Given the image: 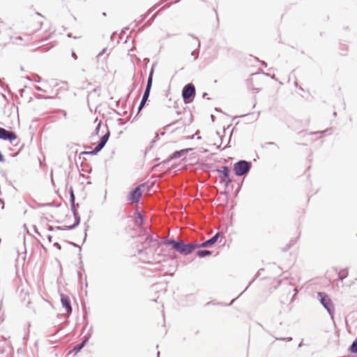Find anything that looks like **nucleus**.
Returning a JSON list of instances; mask_svg holds the SVG:
<instances>
[{
    "mask_svg": "<svg viewBox=\"0 0 357 357\" xmlns=\"http://www.w3.org/2000/svg\"><path fill=\"white\" fill-rule=\"evenodd\" d=\"M47 238L50 243L52 241V235H47Z\"/></svg>",
    "mask_w": 357,
    "mask_h": 357,
    "instance_id": "obj_55",
    "label": "nucleus"
},
{
    "mask_svg": "<svg viewBox=\"0 0 357 357\" xmlns=\"http://www.w3.org/2000/svg\"><path fill=\"white\" fill-rule=\"evenodd\" d=\"M61 113L63 114L64 117H66L67 112L65 110H61Z\"/></svg>",
    "mask_w": 357,
    "mask_h": 357,
    "instance_id": "obj_62",
    "label": "nucleus"
},
{
    "mask_svg": "<svg viewBox=\"0 0 357 357\" xmlns=\"http://www.w3.org/2000/svg\"><path fill=\"white\" fill-rule=\"evenodd\" d=\"M260 63H261V66H263L264 67H265V68L267 67V63L265 61H260Z\"/></svg>",
    "mask_w": 357,
    "mask_h": 357,
    "instance_id": "obj_59",
    "label": "nucleus"
},
{
    "mask_svg": "<svg viewBox=\"0 0 357 357\" xmlns=\"http://www.w3.org/2000/svg\"><path fill=\"white\" fill-rule=\"evenodd\" d=\"M1 175H2V176H3V177H4L5 178H6V172H4L3 171H1Z\"/></svg>",
    "mask_w": 357,
    "mask_h": 357,
    "instance_id": "obj_64",
    "label": "nucleus"
},
{
    "mask_svg": "<svg viewBox=\"0 0 357 357\" xmlns=\"http://www.w3.org/2000/svg\"><path fill=\"white\" fill-rule=\"evenodd\" d=\"M276 340H286L287 342H291L293 339L291 337H275Z\"/></svg>",
    "mask_w": 357,
    "mask_h": 357,
    "instance_id": "obj_40",
    "label": "nucleus"
},
{
    "mask_svg": "<svg viewBox=\"0 0 357 357\" xmlns=\"http://www.w3.org/2000/svg\"><path fill=\"white\" fill-rule=\"evenodd\" d=\"M261 271H264V268H261L260 270H259L257 274L255 276V278H253V280L249 283L248 286L245 288V290L248 289V287L251 284V283L259 275V272Z\"/></svg>",
    "mask_w": 357,
    "mask_h": 357,
    "instance_id": "obj_43",
    "label": "nucleus"
},
{
    "mask_svg": "<svg viewBox=\"0 0 357 357\" xmlns=\"http://www.w3.org/2000/svg\"><path fill=\"white\" fill-rule=\"evenodd\" d=\"M36 77L35 79H32L33 81H34L35 82H40L41 81V77L38 75H34ZM28 80H31L29 77H26Z\"/></svg>",
    "mask_w": 357,
    "mask_h": 357,
    "instance_id": "obj_35",
    "label": "nucleus"
},
{
    "mask_svg": "<svg viewBox=\"0 0 357 357\" xmlns=\"http://www.w3.org/2000/svg\"><path fill=\"white\" fill-rule=\"evenodd\" d=\"M163 244L171 245L173 250L184 256L190 255L197 248V243H185L183 241L169 238H165L163 240Z\"/></svg>",
    "mask_w": 357,
    "mask_h": 357,
    "instance_id": "obj_1",
    "label": "nucleus"
},
{
    "mask_svg": "<svg viewBox=\"0 0 357 357\" xmlns=\"http://www.w3.org/2000/svg\"><path fill=\"white\" fill-rule=\"evenodd\" d=\"M47 230L50 231H54V227L48 225H47Z\"/></svg>",
    "mask_w": 357,
    "mask_h": 357,
    "instance_id": "obj_51",
    "label": "nucleus"
},
{
    "mask_svg": "<svg viewBox=\"0 0 357 357\" xmlns=\"http://www.w3.org/2000/svg\"><path fill=\"white\" fill-rule=\"evenodd\" d=\"M251 89H252V91H255L256 93H258V92H259V91H260V89H258V88H255V87H254V86H252V88H251Z\"/></svg>",
    "mask_w": 357,
    "mask_h": 357,
    "instance_id": "obj_56",
    "label": "nucleus"
},
{
    "mask_svg": "<svg viewBox=\"0 0 357 357\" xmlns=\"http://www.w3.org/2000/svg\"><path fill=\"white\" fill-rule=\"evenodd\" d=\"M60 297L62 307L65 309L67 314H70L73 312V307L70 297L63 293L60 294Z\"/></svg>",
    "mask_w": 357,
    "mask_h": 357,
    "instance_id": "obj_10",
    "label": "nucleus"
},
{
    "mask_svg": "<svg viewBox=\"0 0 357 357\" xmlns=\"http://www.w3.org/2000/svg\"><path fill=\"white\" fill-rule=\"evenodd\" d=\"M68 244L73 245V247L75 248H79V252H81L82 250V247L79 246V245H77V243H74V242H72V241H66Z\"/></svg>",
    "mask_w": 357,
    "mask_h": 357,
    "instance_id": "obj_38",
    "label": "nucleus"
},
{
    "mask_svg": "<svg viewBox=\"0 0 357 357\" xmlns=\"http://www.w3.org/2000/svg\"><path fill=\"white\" fill-rule=\"evenodd\" d=\"M105 146L100 143L98 142V144L94 147L96 150L99 153Z\"/></svg>",
    "mask_w": 357,
    "mask_h": 357,
    "instance_id": "obj_33",
    "label": "nucleus"
},
{
    "mask_svg": "<svg viewBox=\"0 0 357 357\" xmlns=\"http://www.w3.org/2000/svg\"><path fill=\"white\" fill-rule=\"evenodd\" d=\"M299 238V236L296 238H292L290 240V241L288 243L292 247L297 241V239Z\"/></svg>",
    "mask_w": 357,
    "mask_h": 357,
    "instance_id": "obj_41",
    "label": "nucleus"
},
{
    "mask_svg": "<svg viewBox=\"0 0 357 357\" xmlns=\"http://www.w3.org/2000/svg\"><path fill=\"white\" fill-rule=\"evenodd\" d=\"M181 95L183 102L185 104L191 103L194 100L196 95L195 85L192 83L185 84L182 89Z\"/></svg>",
    "mask_w": 357,
    "mask_h": 357,
    "instance_id": "obj_5",
    "label": "nucleus"
},
{
    "mask_svg": "<svg viewBox=\"0 0 357 357\" xmlns=\"http://www.w3.org/2000/svg\"><path fill=\"white\" fill-rule=\"evenodd\" d=\"M294 291L295 293H294V296H292L291 301H293L295 299V297H296V294H298V291L296 289H294Z\"/></svg>",
    "mask_w": 357,
    "mask_h": 357,
    "instance_id": "obj_52",
    "label": "nucleus"
},
{
    "mask_svg": "<svg viewBox=\"0 0 357 357\" xmlns=\"http://www.w3.org/2000/svg\"><path fill=\"white\" fill-rule=\"evenodd\" d=\"M70 204L73 215H75V213L78 214L79 204H76L75 200H71L70 201Z\"/></svg>",
    "mask_w": 357,
    "mask_h": 357,
    "instance_id": "obj_20",
    "label": "nucleus"
},
{
    "mask_svg": "<svg viewBox=\"0 0 357 357\" xmlns=\"http://www.w3.org/2000/svg\"><path fill=\"white\" fill-rule=\"evenodd\" d=\"M212 255V251L208 250H199L196 252V255L200 258L209 257Z\"/></svg>",
    "mask_w": 357,
    "mask_h": 357,
    "instance_id": "obj_16",
    "label": "nucleus"
},
{
    "mask_svg": "<svg viewBox=\"0 0 357 357\" xmlns=\"http://www.w3.org/2000/svg\"><path fill=\"white\" fill-rule=\"evenodd\" d=\"M252 167V162L245 160H240L235 162L233 166L234 174L237 176L246 175Z\"/></svg>",
    "mask_w": 357,
    "mask_h": 357,
    "instance_id": "obj_4",
    "label": "nucleus"
},
{
    "mask_svg": "<svg viewBox=\"0 0 357 357\" xmlns=\"http://www.w3.org/2000/svg\"><path fill=\"white\" fill-rule=\"evenodd\" d=\"M101 121H99V123L97 124L96 128H95V130H94V134L96 135H99V132H100V127H101Z\"/></svg>",
    "mask_w": 357,
    "mask_h": 357,
    "instance_id": "obj_30",
    "label": "nucleus"
},
{
    "mask_svg": "<svg viewBox=\"0 0 357 357\" xmlns=\"http://www.w3.org/2000/svg\"><path fill=\"white\" fill-rule=\"evenodd\" d=\"M156 66V63H153L152 64V66L150 69V72L149 74V77L146 82V85L145 87V90L144 91L142 98L141 99V101L139 102V105L137 108V112L136 116H135L134 119L137 117V116L139 114L140 111L144 107L147 100H149V97L150 96L151 89L152 87V83H153V73H154V68Z\"/></svg>",
    "mask_w": 357,
    "mask_h": 357,
    "instance_id": "obj_2",
    "label": "nucleus"
},
{
    "mask_svg": "<svg viewBox=\"0 0 357 357\" xmlns=\"http://www.w3.org/2000/svg\"><path fill=\"white\" fill-rule=\"evenodd\" d=\"M178 121V120H176V121H173L172 123H169V124H168V125H167V126H164V127L162 128V130H165L169 129V128L172 127L174 124L176 123Z\"/></svg>",
    "mask_w": 357,
    "mask_h": 357,
    "instance_id": "obj_34",
    "label": "nucleus"
},
{
    "mask_svg": "<svg viewBox=\"0 0 357 357\" xmlns=\"http://www.w3.org/2000/svg\"><path fill=\"white\" fill-rule=\"evenodd\" d=\"M73 217H74V222L72 225V227H73V229H75L76 227H77L79 224H80V221H81V218H80V215L79 214H75L73 215Z\"/></svg>",
    "mask_w": 357,
    "mask_h": 357,
    "instance_id": "obj_22",
    "label": "nucleus"
},
{
    "mask_svg": "<svg viewBox=\"0 0 357 357\" xmlns=\"http://www.w3.org/2000/svg\"><path fill=\"white\" fill-rule=\"evenodd\" d=\"M158 132L159 133V136H160V135H161V136H164V135H165V131L164 130H162V129H161V130H158Z\"/></svg>",
    "mask_w": 357,
    "mask_h": 357,
    "instance_id": "obj_53",
    "label": "nucleus"
},
{
    "mask_svg": "<svg viewBox=\"0 0 357 357\" xmlns=\"http://www.w3.org/2000/svg\"><path fill=\"white\" fill-rule=\"evenodd\" d=\"M110 137V131L108 129V128L107 127V132L105 135H103L100 138V140H99V143H100L101 144H102L104 146L106 145L107 141L109 140V138Z\"/></svg>",
    "mask_w": 357,
    "mask_h": 357,
    "instance_id": "obj_18",
    "label": "nucleus"
},
{
    "mask_svg": "<svg viewBox=\"0 0 357 357\" xmlns=\"http://www.w3.org/2000/svg\"><path fill=\"white\" fill-rule=\"evenodd\" d=\"M38 206L39 207H43V206H54L53 202H48V203H45V204H38Z\"/></svg>",
    "mask_w": 357,
    "mask_h": 357,
    "instance_id": "obj_39",
    "label": "nucleus"
},
{
    "mask_svg": "<svg viewBox=\"0 0 357 357\" xmlns=\"http://www.w3.org/2000/svg\"><path fill=\"white\" fill-rule=\"evenodd\" d=\"M33 229L35 233H36L38 235L40 236V232L38 230V228L36 225H33Z\"/></svg>",
    "mask_w": 357,
    "mask_h": 357,
    "instance_id": "obj_49",
    "label": "nucleus"
},
{
    "mask_svg": "<svg viewBox=\"0 0 357 357\" xmlns=\"http://www.w3.org/2000/svg\"><path fill=\"white\" fill-rule=\"evenodd\" d=\"M291 248V245L287 243L283 248L282 252H287Z\"/></svg>",
    "mask_w": 357,
    "mask_h": 357,
    "instance_id": "obj_45",
    "label": "nucleus"
},
{
    "mask_svg": "<svg viewBox=\"0 0 357 357\" xmlns=\"http://www.w3.org/2000/svg\"><path fill=\"white\" fill-rule=\"evenodd\" d=\"M188 35L191 37H192L193 38H195L197 40V43L199 41V38L197 37H196L195 36H194L193 34L192 33H188Z\"/></svg>",
    "mask_w": 357,
    "mask_h": 357,
    "instance_id": "obj_58",
    "label": "nucleus"
},
{
    "mask_svg": "<svg viewBox=\"0 0 357 357\" xmlns=\"http://www.w3.org/2000/svg\"><path fill=\"white\" fill-rule=\"evenodd\" d=\"M34 89L38 91H45L44 89H43L40 86H34Z\"/></svg>",
    "mask_w": 357,
    "mask_h": 357,
    "instance_id": "obj_48",
    "label": "nucleus"
},
{
    "mask_svg": "<svg viewBox=\"0 0 357 357\" xmlns=\"http://www.w3.org/2000/svg\"><path fill=\"white\" fill-rule=\"evenodd\" d=\"M199 48H200V41H199L198 43H197V49L193 50L191 52V56H192L194 57L195 60L197 59L198 57H199Z\"/></svg>",
    "mask_w": 357,
    "mask_h": 357,
    "instance_id": "obj_25",
    "label": "nucleus"
},
{
    "mask_svg": "<svg viewBox=\"0 0 357 357\" xmlns=\"http://www.w3.org/2000/svg\"><path fill=\"white\" fill-rule=\"evenodd\" d=\"M154 241L155 240L152 236L147 235L145 237L144 242L142 243V248H147V247L150 245V243H151Z\"/></svg>",
    "mask_w": 357,
    "mask_h": 357,
    "instance_id": "obj_19",
    "label": "nucleus"
},
{
    "mask_svg": "<svg viewBox=\"0 0 357 357\" xmlns=\"http://www.w3.org/2000/svg\"><path fill=\"white\" fill-rule=\"evenodd\" d=\"M75 144H68L67 145V147L70 149V150H72V153H75V156L77 155V149L75 150L74 151V147H75Z\"/></svg>",
    "mask_w": 357,
    "mask_h": 357,
    "instance_id": "obj_29",
    "label": "nucleus"
},
{
    "mask_svg": "<svg viewBox=\"0 0 357 357\" xmlns=\"http://www.w3.org/2000/svg\"><path fill=\"white\" fill-rule=\"evenodd\" d=\"M98 153V152L96 150V149H93L90 151H82L79 153V158L81 159L82 155H96Z\"/></svg>",
    "mask_w": 357,
    "mask_h": 357,
    "instance_id": "obj_24",
    "label": "nucleus"
},
{
    "mask_svg": "<svg viewBox=\"0 0 357 357\" xmlns=\"http://www.w3.org/2000/svg\"><path fill=\"white\" fill-rule=\"evenodd\" d=\"M13 351L10 342L4 337H0V354H9Z\"/></svg>",
    "mask_w": 357,
    "mask_h": 357,
    "instance_id": "obj_9",
    "label": "nucleus"
},
{
    "mask_svg": "<svg viewBox=\"0 0 357 357\" xmlns=\"http://www.w3.org/2000/svg\"><path fill=\"white\" fill-rule=\"evenodd\" d=\"M171 5H172V3H169V4L165 5V6H163L162 8H161L159 10V11H158L156 14H155L154 15H153L151 18H150L149 20H147V21L145 22V24H144V26H145V27H149V26H151V24L153 22V21H154V20H155V17H156V15H157V14H158L160 11L164 10H165L166 8H169Z\"/></svg>",
    "mask_w": 357,
    "mask_h": 357,
    "instance_id": "obj_15",
    "label": "nucleus"
},
{
    "mask_svg": "<svg viewBox=\"0 0 357 357\" xmlns=\"http://www.w3.org/2000/svg\"><path fill=\"white\" fill-rule=\"evenodd\" d=\"M83 319H84V327L86 328L89 324L88 318H87V312H84Z\"/></svg>",
    "mask_w": 357,
    "mask_h": 357,
    "instance_id": "obj_37",
    "label": "nucleus"
},
{
    "mask_svg": "<svg viewBox=\"0 0 357 357\" xmlns=\"http://www.w3.org/2000/svg\"><path fill=\"white\" fill-rule=\"evenodd\" d=\"M100 91V88L99 87H97V88H95L93 89V91H91V93H97L98 91Z\"/></svg>",
    "mask_w": 357,
    "mask_h": 357,
    "instance_id": "obj_60",
    "label": "nucleus"
},
{
    "mask_svg": "<svg viewBox=\"0 0 357 357\" xmlns=\"http://www.w3.org/2000/svg\"><path fill=\"white\" fill-rule=\"evenodd\" d=\"M157 7H158V5H155L153 8H152L149 9V10H148V12H147L146 14H144V15H142V21H144L146 18H147V17H148V16H149V15H150V14L153 11V10H155Z\"/></svg>",
    "mask_w": 357,
    "mask_h": 357,
    "instance_id": "obj_27",
    "label": "nucleus"
},
{
    "mask_svg": "<svg viewBox=\"0 0 357 357\" xmlns=\"http://www.w3.org/2000/svg\"><path fill=\"white\" fill-rule=\"evenodd\" d=\"M84 227H85V228H84V238L83 239V243L85 242V241L86 239V236H87V233L86 232H87V231H88V229L89 228V226L87 224V222H84Z\"/></svg>",
    "mask_w": 357,
    "mask_h": 357,
    "instance_id": "obj_31",
    "label": "nucleus"
},
{
    "mask_svg": "<svg viewBox=\"0 0 357 357\" xmlns=\"http://www.w3.org/2000/svg\"><path fill=\"white\" fill-rule=\"evenodd\" d=\"M135 219L134 220V225L138 228H142L145 224L146 218L139 211H136L134 213Z\"/></svg>",
    "mask_w": 357,
    "mask_h": 357,
    "instance_id": "obj_13",
    "label": "nucleus"
},
{
    "mask_svg": "<svg viewBox=\"0 0 357 357\" xmlns=\"http://www.w3.org/2000/svg\"><path fill=\"white\" fill-rule=\"evenodd\" d=\"M90 337H91V335H89V334H86V335H84L80 342H79L73 346V349L69 352V354H78L86 344Z\"/></svg>",
    "mask_w": 357,
    "mask_h": 357,
    "instance_id": "obj_11",
    "label": "nucleus"
},
{
    "mask_svg": "<svg viewBox=\"0 0 357 357\" xmlns=\"http://www.w3.org/2000/svg\"><path fill=\"white\" fill-rule=\"evenodd\" d=\"M318 298L320 303L326 309L327 312L329 314L331 318L333 320L335 314L334 304L329 297V296L324 291H319L317 293Z\"/></svg>",
    "mask_w": 357,
    "mask_h": 357,
    "instance_id": "obj_3",
    "label": "nucleus"
},
{
    "mask_svg": "<svg viewBox=\"0 0 357 357\" xmlns=\"http://www.w3.org/2000/svg\"><path fill=\"white\" fill-rule=\"evenodd\" d=\"M160 136L158 132H155L154 139L151 142V144L149 147L146 149V153L151 151V149L153 147L154 144L156 143L158 140H159Z\"/></svg>",
    "mask_w": 357,
    "mask_h": 357,
    "instance_id": "obj_21",
    "label": "nucleus"
},
{
    "mask_svg": "<svg viewBox=\"0 0 357 357\" xmlns=\"http://www.w3.org/2000/svg\"><path fill=\"white\" fill-rule=\"evenodd\" d=\"M72 57H73L75 60H77V56L76 53H75L74 51H72Z\"/></svg>",
    "mask_w": 357,
    "mask_h": 357,
    "instance_id": "obj_54",
    "label": "nucleus"
},
{
    "mask_svg": "<svg viewBox=\"0 0 357 357\" xmlns=\"http://www.w3.org/2000/svg\"><path fill=\"white\" fill-rule=\"evenodd\" d=\"M77 278H78V280L79 282H82V273L81 272V271H77Z\"/></svg>",
    "mask_w": 357,
    "mask_h": 357,
    "instance_id": "obj_46",
    "label": "nucleus"
},
{
    "mask_svg": "<svg viewBox=\"0 0 357 357\" xmlns=\"http://www.w3.org/2000/svg\"><path fill=\"white\" fill-rule=\"evenodd\" d=\"M215 172L220 174L219 176L220 182L224 183L225 188H227L232 181L230 177V168L227 165H224L222 166L220 169H216Z\"/></svg>",
    "mask_w": 357,
    "mask_h": 357,
    "instance_id": "obj_7",
    "label": "nucleus"
},
{
    "mask_svg": "<svg viewBox=\"0 0 357 357\" xmlns=\"http://www.w3.org/2000/svg\"><path fill=\"white\" fill-rule=\"evenodd\" d=\"M193 149L192 148H188L175 151L170 155V159L176 160L180 158L181 157L185 155V154H188Z\"/></svg>",
    "mask_w": 357,
    "mask_h": 357,
    "instance_id": "obj_14",
    "label": "nucleus"
},
{
    "mask_svg": "<svg viewBox=\"0 0 357 357\" xmlns=\"http://www.w3.org/2000/svg\"><path fill=\"white\" fill-rule=\"evenodd\" d=\"M348 268H342L337 273V280L342 281L344 279L347 278L348 276Z\"/></svg>",
    "mask_w": 357,
    "mask_h": 357,
    "instance_id": "obj_17",
    "label": "nucleus"
},
{
    "mask_svg": "<svg viewBox=\"0 0 357 357\" xmlns=\"http://www.w3.org/2000/svg\"><path fill=\"white\" fill-rule=\"evenodd\" d=\"M173 159H170V155L165 160H164L163 161L156 164L155 165V167H163L164 165H165L166 164H167L168 162H169L171 160H172Z\"/></svg>",
    "mask_w": 357,
    "mask_h": 357,
    "instance_id": "obj_26",
    "label": "nucleus"
},
{
    "mask_svg": "<svg viewBox=\"0 0 357 357\" xmlns=\"http://www.w3.org/2000/svg\"><path fill=\"white\" fill-rule=\"evenodd\" d=\"M107 52V48H103L102 51L97 55V58L99 59Z\"/></svg>",
    "mask_w": 357,
    "mask_h": 357,
    "instance_id": "obj_44",
    "label": "nucleus"
},
{
    "mask_svg": "<svg viewBox=\"0 0 357 357\" xmlns=\"http://www.w3.org/2000/svg\"><path fill=\"white\" fill-rule=\"evenodd\" d=\"M261 73L264 74L266 76L270 77L273 79H277L276 77H275V75L274 74L271 75L269 73H264V71H262Z\"/></svg>",
    "mask_w": 357,
    "mask_h": 357,
    "instance_id": "obj_42",
    "label": "nucleus"
},
{
    "mask_svg": "<svg viewBox=\"0 0 357 357\" xmlns=\"http://www.w3.org/2000/svg\"><path fill=\"white\" fill-rule=\"evenodd\" d=\"M220 238V233L218 232L215 235H213L211 238L209 239L204 241L202 243H197V248H211L212 247L218 240Z\"/></svg>",
    "mask_w": 357,
    "mask_h": 357,
    "instance_id": "obj_12",
    "label": "nucleus"
},
{
    "mask_svg": "<svg viewBox=\"0 0 357 357\" xmlns=\"http://www.w3.org/2000/svg\"><path fill=\"white\" fill-rule=\"evenodd\" d=\"M145 185V183L140 184L131 190L128 195L127 200L132 204H138L142 195V188Z\"/></svg>",
    "mask_w": 357,
    "mask_h": 357,
    "instance_id": "obj_6",
    "label": "nucleus"
},
{
    "mask_svg": "<svg viewBox=\"0 0 357 357\" xmlns=\"http://www.w3.org/2000/svg\"><path fill=\"white\" fill-rule=\"evenodd\" d=\"M0 162H5L4 155L2 154L1 151H0Z\"/></svg>",
    "mask_w": 357,
    "mask_h": 357,
    "instance_id": "obj_50",
    "label": "nucleus"
},
{
    "mask_svg": "<svg viewBox=\"0 0 357 357\" xmlns=\"http://www.w3.org/2000/svg\"><path fill=\"white\" fill-rule=\"evenodd\" d=\"M35 97L37 99H51V98H53V97H52V96H43V95H40V94H36L35 96Z\"/></svg>",
    "mask_w": 357,
    "mask_h": 357,
    "instance_id": "obj_32",
    "label": "nucleus"
},
{
    "mask_svg": "<svg viewBox=\"0 0 357 357\" xmlns=\"http://www.w3.org/2000/svg\"><path fill=\"white\" fill-rule=\"evenodd\" d=\"M53 246H54L55 248H56V249H58V250H61V245H60L59 243H57V242L54 243L53 244Z\"/></svg>",
    "mask_w": 357,
    "mask_h": 357,
    "instance_id": "obj_47",
    "label": "nucleus"
},
{
    "mask_svg": "<svg viewBox=\"0 0 357 357\" xmlns=\"http://www.w3.org/2000/svg\"><path fill=\"white\" fill-rule=\"evenodd\" d=\"M79 268H80V269H82V270H83V269H84V265H83V262H82V261H79Z\"/></svg>",
    "mask_w": 357,
    "mask_h": 357,
    "instance_id": "obj_57",
    "label": "nucleus"
},
{
    "mask_svg": "<svg viewBox=\"0 0 357 357\" xmlns=\"http://www.w3.org/2000/svg\"><path fill=\"white\" fill-rule=\"evenodd\" d=\"M68 192L70 195V200L69 201L75 200V196L74 194V190H73V186H70V188L68 189Z\"/></svg>",
    "mask_w": 357,
    "mask_h": 357,
    "instance_id": "obj_28",
    "label": "nucleus"
},
{
    "mask_svg": "<svg viewBox=\"0 0 357 357\" xmlns=\"http://www.w3.org/2000/svg\"><path fill=\"white\" fill-rule=\"evenodd\" d=\"M61 227L62 231L74 229L71 225H64V226H61Z\"/></svg>",
    "mask_w": 357,
    "mask_h": 357,
    "instance_id": "obj_36",
    "label": "nucleus"
},
{
    "mask_svg": "<svg viewBox=\"0 0 357 357\" xmlns=\"http://www.w3.org/2000/svg\"><path fill=\"white\" fill-rule=\"evenodd\" d=\"M137 86V84L136 82H133L132 91L135 90Z\"/></svg>",
    "mask_w": 357,
    "mask_h": 357,
    "instance_id": "obj_61",
    "label": "nucleus"
},
{
    "mask_svg": "<svg viewBox=\"0 0 357 357\" xmlns=\"http://www.w3.org/2000/svg\"><path fill=\"white\" fill-rule=\"evenodd\" d=\"M349 350L351 354H357V337L353 341Z\"/></svg>",
    "mask_w": 357,
    "mask_h": 357,
    "instance_id": "obj_23",
    "label": "nucleus"
},
{
    "mask_svg": "<svg viewBox=\"0 0 357 357\" xmlns=\"http://www.w3.org/2000/svg\"><path fill=\"white\" fill-rule=\"evenodd\" d=\"M0 139L13 144V142L17 139V135L14 131L0 127Z\"/></svg>",
    "mask_w": 357,
    "mask_h": 357,
    "instance_id": "obj_8",
    "label": "nucleus"
},
{
    "mask_svg": "<svg viewBox=\"0 0 357 357\" xmlns=\"http://www.w3.org/2000/svg\"><path fill=\"white\" fill-rule=\"evenodd\" d=\"M248 84H252V79H247Z\"/></svg>",
    "mask_w": 357,
    "mask_h": 357,
    "instance_id": "obj_63",
    "label": "nucleus"
}]
</instances>
